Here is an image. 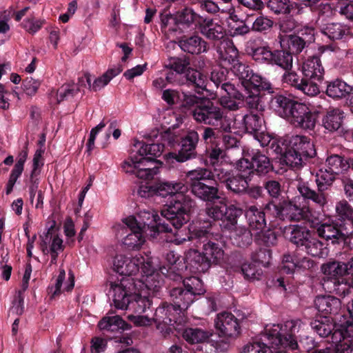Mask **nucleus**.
<instances>
[{"label": "nucleus", "instance_id": "nucleus-39", "mask_svg": "<svg viewBox=\"0 0 353 353\" xmlns=\"http://www.w3.org/2000/svg\"><path fill=\"white\" fill-rule=\"evenodd\" d=\"M28 155V143H26L23 148L20 150L16 159V163L10 172L8 181L6 187V193L10 194L16 183L17 179L21 176L24 170V165Z\"/></svg>", "mask_w": 353, "mask_h": 353}, {"label": "nucleus", "instance_id": "nucleus-62", "mask_svg": "<svg viewBox=\"0 0 353 353\" xmlns=\"http://www.w3.org/2000/svg\"><path fill=\"white\" fill-rule=\"evenodd\" d=\"M292 3L290 0H267L265 2L267 7L276 14L294 15Z\"/></svg>", "mask_w": 353, "mask_h": 353}, {"label": "nucleus", "instance_id": "nucleus-4", "mask_svg": "<svg viewBox=\"0 0 353 353\" xmlns=\"http://www.w3.org/2000/svg\"><path fill=\"white\" fill-rule=\"evenodd\" d=\"M271 148L279 154L281 169H300L316 154L314 141L307 136L292 135L273 140Z\"/></svg>", "mask_w": 353, "mask_h": 353}, {"label": "nucleus", "instance_id": "nucleus-56", "mask_svg": "<svg viewBox=\"0 0 353 353\" xmlns=\"http://www.w3.org/2000/svg\"><path fill=\"white\" fill-rule=\"evenodd\" d=\"M325 167L338 176L349 168V164L343 156L332 154L327 157Z\"/></svg>", "mask_w": 353, "mask_h": 353}, {"label": "nucleus", "instance_id": "nucleus-44", "mask_svg": "<svg viewBox=\"0 0 353 353\" xmlns=\"http://www.w3.org/2000/svg\"><path fill=\"white\" fill-rule=\"evenodd\" d=\"M236 259L237 263L234 264L235 270H240L247 280H259L262 274L261 269L257 268L256 265L252 263H243V257L239 252H234L230 256V260Z\"/></svg>", "mask_w": 353, "mask_h": 353}, {"label": "nucleus", "instance_id": "nucleus-27", "mask_svg": "<svg viewBox=\"0 0 353 353\" xmlns=\"http://www.w3.org/2000/svg\"><path fill=\"white\" fill-rule=\"evenodd\" d=\"M212 333L200 327H187L182 333L183 338L191 345L195 353H203L204 347L210 340Z\"/></svg>", "mask_w": 353, "mask_h": 353}, {"label": "nucleus", "instance_id": "nucleus-6", "mask_svg": "<svg viewBox=\"0 0 353 353\" xmlns=\"http://www.w3.org/2000/svg\"><path fill=\"white\" fill-rule=\"evenodd\" d=\"M200 140L199 132L188 130L182 135L177 134L170 129L162 132L158 131L155 143H164L175 152L169 153V157L179 163H184L198 157L196 148Z\"/></svg>", "mask_w": 353, "mask_h": 353}, {"label": "nucleus", "instance_id": "nucleus-14", "mask_svg": "<svg viewBox=\"0 0 353 353\" xmlns=\"http://www.w3.org/2000/svg\"><path fill=\"white\" fill-rule=\"evenodd\" d=\"M314 28L305 26L295 34L286 35L281 38V47L285 48L292 57L299 54L305 48L314 42Z\"/></svg>", "mask_w": 353, "mask_h": 353}, {"label": "nucleus", "instance_id": "nucleus-30", "mask_svg": "<svg viewBox=\"0 0 353 353\" xmlns=\"http://www.w3.org/2000/svg\"><path fill=\"white\" fill-rule=\"evenodd\" d=\"M203 16L190 7H185L174 14L173 21L179 29L196 30Z\"/></svg>", "mask_w": 353, "mask_h": 353}, {"label": "nucleus", "instance_id": "nucleus-49", "mask_svg": "<svg viewBox=\"0 0 353 353\" xmlns=\"http://www.w3.org/2000/svg\"><path fill=\"white\" fill-rule=\"evenodd\" d=\"M268 212L264 209H259L253 205L247 210L245 216L248 219L249 227L252 230H261L266 226L265 214Z\"/></svg>", "mask_w": 353, "mask_h": 353}, {"label": "nucleus", "instance_id": "nucleus-21", "mask_svg": "<svg viewBox=\"0 0 353 353\" xmlns=\"http://www.w3.org/2000/svg\"><path fill=\"white\" fill-rule=\"evenodd\" d=\"M190 59L188 57L183 55L170 57L164 63V68L167 70L165 80L170 84H175L188 69H190Z\"/></svg>", "mask_w": 353, "mask_h": 353}, {"label": "nucleus", "instance_id": "nucleus-40", "mask_svg": "<svg viewBox=\"0 0 353 353\" xmlns=\"http://www.w3.org/2000/svg\"><path fill=\"white\" fill-rule=\"evenodd\" d=\"M174 85H186L194 89L206 90L207 78L200 71L190 66V69H188L179 79V81Z\"/></svg>", "mask_w": 353, "mask_h": 353}, {"label": "nucleus", "instance_id": "nucleus-26", "mask_svg": "<svg viewBox=\"0 0 353 353\" xmlns=\"http://www.w3.org/2000/svg\"><path fill=\"white\" fill-rule=\"evenodd\" d=\"M124 223L130 233L123 238V244L129 250H139L145 242V231L137 224V219L133 216L128 217Z\"/></svg>", "mask_w": 353, "mask_h": 353}, {"label": "nucleus", "instance_id": "nucleus-17", "mask_svg": "<svg viewBox=\"0 0 353 353\" xmlns=\"http://www.w3.org/2000/svg\"><path fill=\"white\" fill-rule=\"evenodd\" d=\"M138 218L139 226L152 239H156L161 233L172 232L170 223L161 222L159 216L153 212H141Z\"/></svg>", "mask_w": 353, "mask_h": 353}, {"label": "nucleus", "instance_id": "nucleus-55", "mask_svg": "<svg viewBox=\"0 0 353 353\" xmlns=\"http://www.w3.org/2000/svg\"><path fill=\"white\" fill-rule=\"evenodd\" d=\"M223 145L222 143L221 145L205 146L206 161L213 167V170L216 168H223L219 164L226 154Z\"/></svg>", "mask_w": 353, "mask_h": 353}, {"label": "nucleus", "instance_id": "nucleus-32", "mask_svg": "<svg viewBox=\"0 0 353 353\" xmlns=\"http://www.w3.org/2000/svg\"><path fill=\"white\" fill-rule=\"evenodd\" d=\"M190 192L196 198L207 203H214L222 199V192L218 184L210 180L202 184H196Z\"/></svg>", "mask_w": 353, "mask_h": 353}, {"label": "nucleus", "instance_id": "nucleus-42", "mask_svg": "<svg viewBox=\"0 0 353 353\" xmlns=\"http://www.w3.org/2000/svg\"><path fill=\"white\" fill-rule=\"evenodd\" d=\"M297 190L305 201H312L320 208H323L327 203V194L325 191L313 190L308 182L299 183Z\"/></svg>", "mask_w": 353, "mask_h": 353}, {"label": "nucleus", "instance_id": "nucleus-18", "mask_svg": "<svg viewBox=\"0 0 353 353\" xmlns=\"http://www.w3.org/2000/svg\"><path fill=\"white\" fill-rule=\"evenodd\" d=\"M185 313L170 301L163 302L155 310L153 320L158 325L173 326L183 321Z\"/></svg>", "mask_w": 353, "mask_h": 353}, {"label": "nucleus", "instance_id": "nucleus-36", "mask_svg": "<svg viewBox=\"0 0 353 353\" xmlns=\"http://www.w3.org/2000/svg\"><path fill=\"white\" fill-rule=\"evenodd\" d=\"M196 30L206 39L212 41H219L225 36L223 27L209 17L203 16Z\"/></svg>", "mask_w": 353, "mask_h": 353}, {"label": "nucleus", "instance_id": "nucleus-47", "mask_svg": "<svg viewBox=\"0 0 353 353\" xmlns=\"http://www.w3.org/2000/svg\"><path fill=\"white\" fill-rule=\"evenodd\" d=\"M98 327L101 330L110 332H121L132 327L130 324L118 315L103 317L99 321Z\"/></svg>", "mask_w": 353, "mask_h": 353}, {"label": "nucleus", "instance_id": "nucleus-5", "mask_svg": "<svg viewBox=\"0 0 353 353\" xmlns=\"http://www.w3.org/2000/svg\"><path fill=\"white\" fill-rule=\"evenodd\" d=\"M143 283L134 278L122 279L119 283H112V301L117 309L129 310L134 313H144L152 305L149 296L143 294Z\"/></svg>", "mask_w": 353, "mask_h": 353}, {"label": "nucleus", "instance_id": "nucleus-15", "mask_svg": "<svg viewBox=\"0 0 353 353\" xmlns=\"http://www.w3.org/2000/svg\"><path fill=\"white\" fill-rule=\"evenodd\" d=\"M320 112L309 105L299 101L289 122L296 128L305 130H314Z\"/></svg>", "mask_w": 353, "mask_h": 353}, {"label": "nucleus", "instance_id": "nucleus-10", "mask_svg": "<svg viewBox=\"0 0 353 353\" xmlns=\"http://www.w3.org/2000/svg\"><path fill=\"white\" fill-rule=\"evenodd\" d=\"M285 237L296 248L314 257H321L324 244L317 238L314 231L306 226L294 225L285 232Z\"/></svg>", "mask_w": 353, "mask_h": 353}, {"label": "nucleus", "instance_id": "nucleus-34", "mask_svg": "<svg viewBox=\"0 0 353 353\" xmlns=\"http://www.w3.org/2000/svg\"><path fill=\"white\" fill-rule=\"evenodd\" d=\"M243 88L245 91H252L270 95H273L278 90L268 78L256 72L251 74L250 79Z\"/></svg>", "mask_w": 353, "mask_h": 353}, {"label": "nucleus", "instance_id": "nucleus-28", "mask_svg": "<svg viewBox=\"0 0 353 353\" xmlns=\"http://www.w3.org/2000/svg\"><path fill=\"white\" fill-rule=\"evenodd\" d=\"M201 132V141L205 146L221 145L222 132H230L231 126L229 122L219 123L218 125H205L198 128Z\"/></svg>", "mask_w": 353, "mask_h": 353}, {"label": "nucleus", "instance_id": "nucleus-45", "mask_svg": "<svg viewBox=\"0 0 353 353\" xmlns=\"http://www.w3.org/2000/svg\"><path fill=\"white\" fill-rule=\"evenodd\" d=\"M341 323L334 322L330 316H323L310 322V326L321 337H327L336 331Z\"/></svg>", "mask_w": 353, "mask_h": 353}, {"label": "nucleus", "instance_id": "nucleus-41", "mask_svg": "<svg viewBox=\"0 0 353 353\" xmlns=\"http://www.w3.org/2000/svg\"><path fill=\"white\" fill-rule=\"evenodd\" d=\"M297 190L305 201H312L320 208H323L327 203V194L325 191L313 190L308 182L299 183Z\"/></svg>", "mask_w": 353, "mask_h": 353}, {"label": "nucleus", "instance_id": "nucleus-2", "mask_svg": "<svg viewBox=\"0 0 353 353\" xmlns=\"http://www.w3.org/2000/svg\"><path fill=\"white\" fill-rule=\"evenodd\" d=\"M183 188L181 183L159 181L155 183V195L170 196L161 214L175 229L182 228L190 221L196 208V201L190 195L184 194Z\"/></svg>", "mask_w": 353, "mask_h": 353}, {"label": "nucleus", "instance_id": "nucleus-9", "mask_svg": "<svg viewBox=\"0 0 353 353\" xmlns=\"http://www.w3.org/2000/svg\"><path fill=\"white\" fill-rule=\"evenodd\" d=\"M343 267V262L336 261L322 265L323 276L321 283L325 290L343 296L351 292L350 282Z\"/></svg>", "mask_w": 353, "mask_h": 353}, {"label": "nucleus", "instance_id": "nucleus-11", "mask_svg": "<svg viewBox=\"0 0 353 353\" xmlns=\"http://www.w3.org/2000/svg\"><path fill=\"white\" fill-rule=\"evenodd\" d=\"M263 188L270 199L264 205L268 215L273 218L283 217L292 208L291 199L284 190L281 182L276 179H269L263 182Z\"/></svg>", "mask_w": 353, "mask_h": 353}, {"label": "nucleus", "instance_id": "nucleus-53", "mask_svg": "<svg viewBox=\"0 0 353 353\" xmlns=\"http://www.w3.org/2000/svg\"><path fill=\"white\" fill-rule=\"evenodd\" d=\"M292 208L289 212H287L283 217L276 216L274 219L281 221L289 220L294 221H299L301 220L310 221L312 216V212L309 207L303 206L300 207L293 203L291 200Z\"/></svg>", "mask_w": 353, "mask_h": 353}, {"label": "nucleus", "instance_id": "nucleus-51", "mask_svg": "<svg viewBox=\"0 0 353 353\" xmlns=\"http://www.w3.org/2000/svg\"><path fill=\"white\" fill-rule=\"evenodd\" d=\"M231 231L230 239L234 245L245 248L250 246L253 241L254 237L250 230L245 227H236Z\"/></svg>", "mask_w": 353, "mask_h": 353}, {"label": "nucleus", "instance_id": "nucleus-12", "mask_svg": "<svg viewBox=\"0 0 353 353\" xmlns=\"http://www.w3.org/2000/svg\"><path fill=\"white\" fill-rule=\"evenodd\" d=\"M238 161L236 163L235 171L225 168H216L212 176L223 184L228 192L232 195L241 196L246 193L248 183L252 181L250 176L241 171Z\"/></svg>", "mask_w": 353, "mask_h": 353}, {"label": "nucleus", "instance_id": "nucleus-52", "mask_svg": "<svg viewBox=\"0 0 353 353\" xmlns=\"http://www.w3.org/2000/svg\"><path fill=\"white\" fill-rule=\"evenodd\" d=\"M251 19L253 20L251 30L252 32L266 35L272 32L274 21L272 17L263 14L252 15Z\"/></svg>", "mask_w": 353, "mask_h": 353}, {"label": "nucleus", "instance_id": "nucleus-7", "mask_svg": "<svg viewBox=\"0 0 353 353\" xmlns=\"http://www.w3.org/2000/svg\"><path fill=\"white\" fill-rule=\"evenodd\" d=\"M240 170L248 174L253 179L255 176L264 178L271 174H283L286 170L276 167L279 159H272L258 149L248 150L243 152V157L237 161Z\"/></svg>", "mask_w": 353, "mask_h": 353}, {"label": "nucleus", "instance_id": "nucleus-3", "mask_svg": "<svg viewBox=\"0 0 353 353\" xmlns=\"http://www.w3.org/2000/svg\"><path fill=\"white\" fill-rule=\"evenodd\" d=\"M158 138V130H154L144 135L145 141H134V147L137 149L134 155L123 163V169L127 173L133 174L137 178L150 181L158 172L160 163L157 159L164 150V143H155Z\"/></svg>", "mask_w": 353, "mask_h": 353}, {"label": "nucleus", "instance_id": "nucleus-59", "mask_svg": "<svg viewBox=\"0 0 353 353\" xmlns=\"http://www.w3.org/2000/svg\"><path fill=\"white\" fill-rule=\"evenodd\" d=\"M293 57L285 48L281 50H273L272 65H277L285 71L291 70L292 68Z\"/></svg>", "mask_w": 353, "mask_h": 353}, {"label": "nucleus", "instance_id": "nucleus-61", "mask_svg": "<svg viewBox=\"0 0 353 353\" xmlns=\"http://www.w3.org/2000/svg\"><path fill=\"white\" fill-rule=\"evenodd\" d=\"M337 175L334 174L327 168H321L316 175V183L319 191H326L332 185L334 181L336 179Z\"/></svg>", "mask_w": 353, "mask_h": 353}, {"label": "nucleus", "instance_id": "nucleus-48", "mask_svg": "<svg viewBox=\"0 0 353 353\" xmlns=\"http://www.w3.org/2000/svg\"><path fill=\"white\" fill-rule=\"evenodd\" d=\"M223 214L219 225L222 232L230 231L236 225L237 219L241 215L242 210L234 205H226V210H223Z\"/></svg>", "mask_w": 353, "mask_h": 353}, {"label": "nucleus", "instance_id": "nucleus-58", "mask_svg": "<svg viewBox=\"0 0 353 353\" xmlns=\"http://www.w3.org/2000/svg\"><path fill=\"white\" fill-rule=\"evenodd\" d=\"M321 32L330 40L335 41L342 39L345 36H347L350 33V28L340 23H330L321 30Z\"/></svg>", "mask_w": 353, "mask_h": 353}, {"label": "nucleus", "instance_id": "nucleus-37", "mask_svg": "<svg viewBox=\"0 0 353 353\" xmlns=\"http://www.w3.org/2000/svg\"><path fill=\"white\" fill-rule=\"evenodd\" d=\"M314 304L318 312L325 316L338 314L341 308V300L331 295L316 296Z\"/></svg>", "mask_w": 353, "mask_h": 353}, {"label": "nucleus", "instance_id": "nucleus-63", "mask_svg": "<svg viewBox=\"0 0 353 353\" xmlns=\"http://www.w3.org/2000/svg\"><path fill=\"white\" fill-rule=\"evenodd\" d=\"M212 172H208L205 169L194 170L190 171L188 174V181H187L186 188L190 191L196 186V184H202L205 182H208L210 175L212 174Z\"/></svg>", "mask_w": 353, "mask_h": 353}, {"label": "nucleus", "instance_id": "nucleus-22", "mask_svg": "<svg viewBox=\"0 0 353 353\" xmlns=\"http://www.w3.org/2000/svg\"><path fill=\"white\" fill-rule=\"evenodd\" d=\"M333 333V339L339 341L332 350L333 353H350L353 350V323L345 321Z\"/></svg>", "mask_w": 353, "mask_h": 353}, {"label": "nucleus", "instance_id": "nucleus-57", "mask_svg": "<svg viewBox=\"0 0 353 353\" xmlns=\"http://www.w3.org/2000/svg\"><path fill=\"white\" fill-rule=\"evenodd\" d=\"M218 52L223 64L228 65L230 68L240 60L239 51L232 42H227L223 48H220Z\"/></svg>", "mask_w": 353, "mask_h": 353}, {"label": "nucleus", "instance_id": "nucleus-13", "mask_svg": "<svg viewBox=\"0 0 353 353\" xmlns=\"http://www.w3.org/2000/svg\"><path fill=\"white\" fill-rule=\"evenodd\" d=\"M191 115L196 123L205 126L218 125L219 123L228 122L224 109L207 97L200 103L197 108L191 112Z\"/></svg>", "mask_w": 353, "mask_h": 353}, {"label": "nucleus", "instance_id": "nucleus-16", "mask_svg": "<svg viewBox=\"0 0 353 353\" xmlns=\"http://www.w3.org/2000/svg\"><path fill=\"white\" fill-rule=\"evenodd\" d=\"M318 236L331 241L332 244H340L349 243L348 235L352 232L350 225H345V222H331L322 223L316 230Z\"/></svg>", "mask_w": 353, "mask_h": 353}, {"label": "nucleus", "instance_id": "nucleus-43", "mask_svg": "<svg viewBox=\"0 0 353 353\" xmlns=\"http://www.w3.org/2000/svg\"><path fill=\"white\" fill-rule=\"evenodd\" d=\"M344 117V112L341 109L330 107L322 117V126L329 132L337 131L342 126Z\"/></svg>", "mask_w": 353, "mask_h": 353}, {"label": "nucleus", "instance_id": "nucleus-46", "mask_svg": "<svg viewBox=\"0 0 353 353\" xmlns=\"http://www.w3.org/2000/svg\"><path fill=\"white\" fill-rule=\"evenodd\" d=\"M202 253L211 265H220L223 260L224 250L219 243L214 241L203 242Z\"/></svg>", "mask_w": 353, "mask_h": 353}, {"label": "nucleus", "instance_id": "nucleus-54", "mask_svg": "<svg viewBox=\"0 0 353 353\" xmlns=\"http://www.w3.org/2000/svg\"><path fill=\"white\" fill-rule=\"evenodd\" d=\"M249 54L258 64L272 65L273 50L268 46H252L250 49Z\"/></svg>", "mask_w": 353, "mask_h": 353}, {"label": "nucleus", "instance_id": "nucleus-29", "mask_svg": "<svg viewBox=\"0 0 353 353\" xmlns=\"http://www.w3.org/2000/svg\"><path fill=\"white\" fill-rule=\"evenodd\" d=\"M283 81L294 87L307 96H315L319 93V88L315 83L307 82L305 77L302 78L294 71H285L283 75Z\"/></svg>", "mask_w": 353, "mask_h": 353}, {"label": "nucleus", "instance_id": "nucleus-23", "mask_svg": "<svg viewBox=\"0 0 353 353\" xmlns=\"http://www.w3.org/2000/svg\"><path fill=\"white\" fill-rule=\"evenodd\" d=\"M264 119L258 114H246L243 117V124L247 133L253 135L262 146L268 145L270 142L263 130Z\"/></svg>", "mask_w": 353, "mask_h": 353}, {"label": "nucleus", "instance_id": "nucleus-60", "mask_svg": "<svg viewBox=\"0 0 353 353\" xmlns=\"http://www.w3.org/2000/svg\"><path fill=\"white\" fill-rule=\"evenodd\" d=\"M254 241L259 246L273 247L277 244L278 234L276 232L272 229L261 230L254 234Z\"/></svg>", "mask_w": 353, "mask_h": 353}, {"label": "nucleus", "instance_id": "nucleus-33", "mask_svg": "<svg viewBox=\"0 0 353 353\" xmlns=\"http://www.w3.org/2000/svg\"><path fill=\"white\" fill-rule=\"evenodd\" d=\"M184 263L186 270L189 269L190 272L194 274L204 273L212 266L202 252L194 249H190L185 253Z\"/></svg>", "mask_w": 353, "mask_h": 353}, {"label": "nucleus", "instance_id": "nucleus-25", "mask_svg": "<svg viewBox=\"0 0 353 353\" xmlns=\"http://www.w3.org/2000/svg\"><path fill=\"white\" fill-rule=\"evenodd\" d=\"M299 101L290 96L274 94L269 102L270 108L278 116L289 121Z\"/></svg>", "mask_w": 353, "mask_h": 353}, {"label": "nucleus", "instance_id": "nucleus-50", "mask_svg": "<svg viewBox=\"0 0 353 353\" xmlns=\"http://www.w3.org/2000/svg\"><path fill=\"white\" fill-rule=\"evenodd\" d=\"M353 88L343 80L336 79L327 82L326 94L334 99H342L351 94Z\"/></svg>", "mask_w": 353, "mask_h": 353}, {"label": "nucleus", "instance_id": "nucleus-20", "mask_svg": "<svg viewBox=\"0 0 353 353\" xmlns=\"http://www.w3.org/2000/svg\"><path fill=\"white\" fill-rule=\"evenodd\" d=\"M163 257L167 263L168 268H161V273L174 281H181L185 276L184 272L186 271L185 257H181L172 250H167L163 254Z\"/></svg>", "mask_w": 353, "mask_h": 353}, {"label": "nucleus", "instance_id": "nucleus-35", "mask_svg": "<svg viewBox=\"0 0 353 353\" xmlns=\"http://www.w3.org/2000/svg\"><path fill=\"white\" fill-rule=\"evenodd\" d=\"M178 45L181 50L191 54H200L209 49L208 43L197 34L182 37Z\"/></svg>", "mask_w": 353, "mask_h": 353}, {"label": "nucleus", "instance_id": "nucleus-31", "mask_svg": "<svg viewBox=\"0 0 353 353\" xmlns=\"http://www.w3.org/2000/svg\"><path fill=\"white\" fill-rule=\"evenodd\" d=\"M301 70L307 82L318 85L323 79L324 68L319 55L309 57L303 62Z\"/></svg>", "mask_w": 353, "mask_h": 353}, {"label": "nucleus", "instance_id": "nucleus-24", "mask_svg": "<svg viewBox=\"0 0 353 353\" xmlns=\"http://www.w3.org/2000/svg\"><path fill=\"white\" fill-rule=\"evenodd\" d=\"M140 270V261L138 257L129 258L123 255H117L113 261V270L118 273L121 278L115 283H119L122 279L126 278H133L132 276L136 275ZM113 281H110V285Z\"/></svg>", "mask_w": 353, "mask_h": 353}, {"label": "nucleus", "instance_id": "nucleus-38", "mask_svg": "<svg viewBox=\"0 0 353 353\" xmlns=\"http://www.w3.org/2000/svg\"><path fill=\"white\" fill-rule=\"evenodd\" d=\"M313 261L307 257L299 258L295 254H283L281 274H292L296 268L307 270L313 266Z\"/></svg>", "mask_w": 353, "mask_h": 353}, {"label": "nucleus", "instance_id": "nucleus-1", "mask_svg": "<svg viewBox=\"0 0 353 353\" xmlns=\"http://www.w3.org/2000/svg\"><path fill=\"white\" fill-rule=\"evenodd\" d=\"M301 326V320L296 319L265 327L261 338L244 346L241 353H285L286 349L299 350L297 334Z\"/></svg>", "mask_w": 353, "mask_h": 353}, {"label": "nucleus", "instance_id": "nucleus-19", "mask_svg": "<svg viewBox=\"0 0 353 353\" xmlns=\"http://www.w3.org/2000/svg\"><path fill=\"white\" fill-rule=\"evenodd\" d=\"M214 326L219 336L234 339L241 334V322L231 312H221L214 319Z\"/></svg>", "mask_w": 353, "mask_h": 353}, {"label": "nucleus", "instance_id": "nucleus-8", "mask_svg": "<svg viewBox=\"0 0 353 353\" xmlns=\"http://www.w3.org/2000/svg\"><path fill=\"white\" fill-rule=\"evenodd\" d=\"M179 285L169 289V300L184 313L196 299L197 296L203 294L205 290L203 283L198 277H185L178 281Z\"/></svg>", "mask_w": 353, "mask_h": 353}, {"label": "nucleus", "instance_id": "nucleus-64", "mask_svg": "<svg viewBox=\"0 0 353 353\" xmlns=\"http://www.w3.org/2000/svg\"><path fill=\"white\" fill-rule=\"evenodd\" d=\"M163 275L159 270L153 272L147 276L143 282L141 281L143 285H145L148 290L152 291L154 296H157L164 284Z\"/></svg>", "mask_w": 353, "mask_h": 353}]
</instances>
